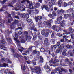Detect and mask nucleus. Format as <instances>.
<instances>
[{"mask_svg": "<svg viewBox=\"0 0 74 74\" xmlns=\"http://www.w3.org/2000/svg\"><path fill=\"white\" fill-rule=\"evenodd\" d=\"M32 63L34 65H36V62L34 60H32Z\"/></svg>", "mask_w": 74, "mask_h": 74, "instance_id": "nucleus-59", "label": "nucleus"}, {"mask_svg": "<svg viewBox=\"0 0 74 74\" xmlns=\"http://www.w3.org/2000/svg\"><path fill=\"white\" fill-rule=\"evenodd\" d=\"M34 27H35V26H34V24L31 25H30V28H29V29L30 30H33L34 31H37L36 28H34Z\"/></svg>", "mask_w": 74, "mask_h": 74, "instance_id": "nucleus-7", "label": "nucleus"}, {"mask_svg": "<svg viewBox=\"0 0 74 74\" xmlns=\"http://www.w3.org/2000/svg\"><path fill=\"white\" fill-rule=\"evenodd\" d=\"M60 12H62V13H64V11L63 9H61L58 12V14L60 13Z\"/></svg>", "mask_w": 74, "mask_h": 74, "instance_id": "nucleus-29", "label": "nucleus"}, {"mask_svg": "<svg viewBox=\"0 0 74 74\" xmlns=\"http://www.w3.org/2000/svg\"><path fill=\"white\" fill-rule=\"evenodd\" d=\"M15 36H14L13 37H15L16 38L18 37V33H16V32H15Z\"/></svg>", "mask_w": 74, "mask_h": 74, "instance_id": "nucleus-54", "label": "nucleus"}, {"mask_svg": "<svg viewBox=\"0 0 74 74\" xmlns=\"http://www.w3.org/2000/svg\"><path fill=\"white\" fill-rule=\"evenodd\" d=\"M6 39L8 42H11V39L10 38H6Z\"/></svg>", "mask_w": 74, "mask_h": 74, "instance_id": "nucleus-23", "label": "nucleus"}, {"mask_svg": "<svg viewBox=\"0 0 74 74\" xmlns=\"http://www.w3.org/2000/svg\"><path fill=\"white\" fill-rule=\"evenodd\" d=\"M64 48V45L63 44H62L60 46H59L60 49H62V48Z\"/></svg>", "mask_w": 74, "mask_h": 74, "instance_id": "nucleus-22", "label": "nucleus"}, {"mask_svg": "<svg viewBox=\"0 0 74 74\" xmlns=\"http://www.w3.org/2000/svg\"><path fill=\"white\" fill-rule=\"evenodd\" d=\"M60 70H61V68L59 67L55 69L54 70L55 71H59Z\"/></svg>", "mask_w": 74, "mask_h": 74, "instance_id": "nucleus-21", "label": "nucleus"}, {"mask_svg": "<svg viewBox=\"0 0 74 74\" xmlns=\"http://www.w3.org/2000/svg\"><path fill=\"white\" fill-rule=\"evenodd\" d=\"M40 3H36L35 5V7H36V8H37V7H40Z\"/></svg>", "mask_w": 74, "mask_h": 74, "instance_id": "nucleus-19", "label": "nucleus"}, {"mask_svg": "<svg viewBox=\"0 0 74 74\" xmlns=\"http://www.w3.org/2000/svg\"><path fill=\"white\" fill-rule=\"evenodd\" d=\"M51 1L53 5H55L56 4V1L55 0H51Z\"/></svg>", "mask_w": 74, "mask_h": 74, "instance_id": "nucleus-28", "label": "nucleus"}, {"mask_svg": "<svg viewBox=\"0 0 74 74\" xmlns=\"http://www.w3.org/2000/svg\"><path fill=\"white\" fill-rule=\"evenodd\" d=\"M30 69L31 71H32V72H34V69L33 68L31 67Z\"/></svg>", "mask_w": 74, "mask_h": 74, "instance_id": "nucleus-63", "label": "nucleus"}, {"mask_svg": "<svg viewBox=\"0 0 74 74\" xmlns=\"http://www.w3.org/2000/svg\"><path fill=\"white\" fill-rule=\"evenodd\" d=\"M40 51L42 52H44V51H45V50L44 49V48H42L40 49Z\"/></svg>", "mask_w": 74, "mask_h": 74, "instance_id": "nucleus-35", "label": "nucleus"}, {"mask_svg": "<svg viewBox=\"0 0 74 74\" xmlns=\"http://www.w3.org/2000/svg\"><path fill=\"white\" fill-rule=\"evenodd\" d=\"M21 69H23L24 71H25V69H26V68L25 67V65H21Z\"/></svg>", "mask_w": 74, "mask_h": 74, "instance_id": "nucleus-31", "label": "nucleus"}, {"mask_svg": "<svg viewBox=\"0 0 74 74\" xmlns=\"http://www.w3.org/2000/svg\"><path fill=\"white\" fill-rule=\"evenodd\" d=\"M6 60L9 63H12V62H11V61L9 59H7Z\"/></svg>", "mask_w": 74, "mask_h": 74, "instance_id": "nucleus-53", "label": "nucleus"}, {"mask_svg": "<svg viewBox=\"0 0 74 74\" xmlns=\"http://www.w3.org/2000/svg\"><path fill=\"white\" fill-rule=\"evenodd\" d=\"M21 49H18L19 51H20L21 52H22L23 51V48H21Z\"/></svg>", "mask_w": 74, "mask_h": 74, "instance_id": "nucleus-52", "label": "nucleus"}, {"mask_svg": "<svg viewBox=\"0 0 74 74\" xmlns=\"http://www.w3.org/2000/svg\"><path fill=\"white\" fill-rule=\"evenodd\" d=\"M34 12L33 11H32V10H28V12L29 14V15H31L32 12Z\"/></svg>", "mask_w": 74, "mask_h": 74, "instance_id": "nucleus-46", "label": "nucleus"}, {"mask_svg": "<svg viewBox=\"0 0 74 74\" xmlns=\"http://www.w3.org/2000/svg\"><path fill=\"white\" fill-rule=\"evenodd\" d=\"M52 4H53V3L51 2H50L49 3V5L50 7H52Z\"/></svg>", "mask_w": 74, "mask_h": 74, "instance_id": "nucleus-44", "label": "nucleus"}, {"mask_svg": "<svg viewBox=\"0 0 74 74\" xmlns=\"http://www.w3.org/2000/svg\"><path fill=\"white\" fill-rule=\"evenodd\" d=\"M27 40H29V39L26 38V39H24V37L23 36L20 37V40L21 41V43H25L26 41H27Z\"/></svg>", "mask_w": 74, "mask_h": 74, "instance_id": "nucleus-3", "label": "nucleus"}, {"mask_svg": "<svg viewBox=\"0 0 74 74\" xmlns=\"http://www.w3.org/2000/svg\"><path fill=\"white\" fill-rule=\"evenodd\" d=\"M48 16L53 19L55 18V17L52 16V14H49L48 15Z\"/></svg>", "mask_w": 74, "mask_h": 74, "instance_id": "nucleus-17", "label": "nucleus"}, {"mask_svg": "<svg viewBox=\"0 0 74 74\" xmlns=\"http://www.w3.org/2000/svg\"><path fill=\"white\" fill-rule=\"evenodd\" d=\"M52 29L53 30H56L57 32H59V26L58 25H54L52 27Z\"/></svg>", "mask_w": 74, "mask_h": 74, "instance_id": "nucleus-6", "label": "nucleus"}, {"mask_svg": "<svg viewBox=\"0 0 74 74\" xmlns=\"http://www.w3.org/2000/svg\"><path fill=\"white\" fill-rule=\"evenodd\" d=\"M35 12L36 14H38V13H39V11L37 9H36L35 10Z\"/></svg>", "mask_w": 74, "mask_h": 74, "instance_id": "nucleus-45", "label": "nucleus"}, {"mask_svg": "<svg viewBox=\"0 0 74 74\" xmlns=\"http://www.w3.org/2000/svg\"><path fill=\"white\" fill-rule=\"evenodd\" d=\"M2 44H5V40L4 39H3L2 40Z\"/></svg>", "mask_w": 74, "mask_h": 74, "instance_id": "nucleus-55", "label": "nucleus"}, {"mask_svg": "<svg viewBox=\"0 0 74 74\" xmlns=\"http://www.w3.org/2000/svg\"><path fill=\"white\" fill-rule=\"evenodd\" d=\"M40 63H43V62H44V59H43V58L41 57H40Z\"/></svg>", "mask_w": 74, "mask_h": 74, "instance_id": "nucleus-26", "label": "nucleus"}, {"mask_svg": "<svg viewBox=\"0 0 74 74\" xmlns=\"http://www.w3.org/2000/svg\"><path fill=\"white\" fill-rule=\"evenodd\" d=\"M37 35H34L33 37V40H35L36 39H37Z\"/></svg>", "mask_w": 74, "mask_h": 74, "instance_id": "nucleus-37", "label": "nucleus"}, {"mask_svg": "<svg viewBox=\"0 0 74 74\" xmlns=\"http://www.w3.org/2000/svg\"><path fill=\"white\" fill-rule=\"evenodd\" d=\"M68 4L69 5H74V3L71 1L68 3Z\"/></svg>", "mask_w": 74, "mask_h": 74, "instance_id": "nucleus-25", "label": "nucleus"}, {"mask_svg": "<svg viewBox=\"0 0 74 74\" xmlns=\"http://www.w3.org/2000/svg\"><path fill=\"white\" fill-rule=\"evenodd\" d=\"M17 7H16L15 8L14 7V8L15 9V10H16V11H18V10H19L18 9H20L21 8H22V11H25V6H24V5H21V6L20 5V6H17Z\"/></svg>", "mask_w": 74, "mask_h": 74, "instance_id": "nucleus-2", "label": "nucleus"}, {"mask_svg": "<svg viewBox=\"0 0 74 74\" xmlns=\"http://www.w3.org/2000/svg\"><path fill=\"white\" fill-rule=\"evenodd\" d=\"M58 35L59 37H62V34H61L60 33H58Z\"/></svg>", "mask_w": 74, "mask_h": 74, "instance_id": "nucleus-57", "label": "nucleus"}, {"mask_svg": "<svg viewBox=\"0 0 74 74\" xmlns=\"http://www.w3.org/2000/svg\"><path fill=\"white\" fill-rule=\"evenodd\" d=\"M52 15H53V16H56V13L55 12V11H53L52 12Z\"/></svg>", "mask_w": 74, "mask_h": 74, "instance_id": "nucleus-30", "label": "nucleus"}, {"mask_svg": "<svg viewBox=\"0 0 74 74\" xmlns=\"http://www.w3.org/2000/svg\"><path fill=\"white\" fill-rule=\"evenodd\" d=\"M66 47L67 48H71L72 46L71 45H67L66 46Z\"/></svg>", "mask_w": 74, "mask_h": 74, "instance_id": "nucleus-38", "label": "nucleus"}, {"mask_svg": "<svg viewBox=\"0 0 74 74\" xmlns=\"http://www.w3.org/2000/svg\"><path fill=\"white\" fill-rule=\"evenodd\" d=\"M63 1L62 0H60L58 1V4L59 5V7H61V4L62 3Z\"/></svg>", "mask_w": 74, "mask_h": 74, "instance_id": "nucleus-16", "label": "nucleus"}, {"mask_svg": "<svg viewBox=\"0 0 74 74\" xmlns=\"http://www.w3.org/2000/svg\"><path fill=\"white\" fill-rule=\"evenodd\" d=\"M55 23L56 24H58L59 25H60V21H56L55 22Z\"/></svg>", "mask_w": 74, "mask_h": 74, "instance_id": "nucleus-41", "label": "nucleus"}, {"mask_svg": "<svg viewBox=\"0 0 74 74\" xmlns=\"http://www.w3.org/2000/svg\"><path fill=\"white\" fill-rule=\"evenodd\" d=\"M3 65L4 67H8V64H6L4 63L3 64Z\"/></svg>", "mask_w": 74, "mask_h": 74, "instance_id": "nucleus-43", "label": "nucleus"}, {"mask_svg": "<svg viewBox=\"0 0 74 74\" xmlns=\"http://www.w3.org/2000/svg\"><path fill=\"white\" fill-rule=\"evenodd\" d=\"M57 62H59V60H58L56 59L54 60L53 62L54 64H55L56 63H57Z\"/></svg>", "mask_w": 74, "mask_h": 74, "instance_id": "nucleus-36", "label": "nucleus"}, {"mask_svg": "<svg viewBox=\"0 0 74 74\" xmlns=\"http://www.w3.org/2000/svg\"><path fill=\"white\" fill-rule=\"evenodd\" d=\"M35 71L37 74H41L40 67H36L35 68Z\"/></svg>", "mask_w": 74, "mask_h": 74, "instance_id": "nucleus-1", "label": "nucleus"}, {"mask_svg": "<svg viewBox=\"0 0 74 74\" xmlns=\"http://www.w3.org/2000/svg\"><path fill=\"white\" fill-rule=\"evenodd\" d=\"M62 55L63 56H66L67 55V53L66 52H62Z\"/></svg>", "mask_w": 74, "mask_h": 74, "instance_id": "nucleus-50", "label": "nucleus"}, {"mask_svg": "<svg viewBox=\"0 0 74 74\" xmlns=\"http://www.w3.org/2000/svg\"><path fill=\"white\" fill-rule=\"evenodd\" d=\"M63 38H65V39H66V38H68V37L66 35H64L63 36Z\"/></svg>", "mask_w": 74, "mask_h": 74, "instance_id": "nucleus-62", "label": "nucleus"}, {"mask_svg": "<svg viewBox=\"0 0 74 74\" xmlns=\"http://www.w3.org/2000/svg\"><path fill=\"white\" fill-rule=\"evenodd\" d=\"M6 1H7V0H3V1H0V3L1 4H4Z\"/></svg>", "mask_w": 74, "mask_h": 74, "instance_id": "nucleus-18", "label": "nucleus"}, {"mask_svg": "<svg viewBox=\"0 0 74 74\" xmlns=\"http://www.w3.org/2000/svg\"><path fill=\"white\" fill-rule=\"evenodd\" d=\"M36 22H38V21H41L42 19V17L41 16L35 17V18Z\"/></svg>", "mask_w": 74, "mask_h": 74, "instance_id": "nucleus-8", "label": "nucleus"}, {"mask_svg": "<svg viewBox=\"0 0 74 74\" xmlns=\"http://www.w3.org/2000/svg\"><path fill=\"white\" fill-rule=\"evenodd\" d=\"M41 8L42 10H43V8H45L46 10H47L48 9V6L47 5H45L42 6H41Z\"/></svg>", "mask_w": 74, "mask_h": 74, "instance_id": "nucleus-14", "label": "nucleus"}, {"mask_svg": "<svg viewBox=\"0 0 74 74\" xmlns=\"http://www.w3.org/2000/svg\"><path fill=\"white\" fill-rule=\"evenodd\" d=\"M26 2L27 4L26 5L27 7H30V9H33V8H31V7H32V3H33L32 2H30L29 0H27Z\"/></svg>", "mask_w": 74, "mask_h": 74, "instance_id": "nucleus-4", "label": "nucleus"}, {"mask_svg": "<svg viewBox=\"0 0 74 74\" xmlns=\"http://www.w3.org/2000/svg\"><path fill=\"white\" fill-rule=\"evenodd\" d=\"M19 55L18 54H16L14 56V57H16V58H18V57H19Z\"/></svg>", "mask_w": 74, "mask_h": 74, "instance_id": "nucleus-56", "label": "nucleus"}, {"mask_svg": "<svg viewBox=\"0 0 74 74\" xmlns=\"http://www.w3.org/2000/svg\"><path fill=\"white\" fill-rule=\"evenodd\" d=\"M1 56V59L2 61H4L5 60V59H4V58H3V57Z\"/></svg>", "mask_w": 74, "mask_h": 74, "instance_id": "nucleus-51", "label": "nucleus"}, {"mask_svg": "<svg viewBox=\"0 0 74 74\" xmlns=\"http://www.w3.org/2000/svg\"><path fill=\"white\" fill-rule=\"evenodd\" d=\"M51 42H52L53 44H54L55 43V40H54V39H51Z\"/></svg>", "mask_w": 74, "mask_h": 74, "instance_id": "nucleus-49", "label": "nucleus"}, {"mask_svg": "<svg viewBox=\"0 0 74 74\" xmlns=\"http://www.w3.org/2000/svg\"><path fill=\"white\" fill-rule=\"evenodd\" d=\"M63 32H64V33H63V35H64L65 34H70V32H67L66 30H63Z\"/></svg>", "mask_w": 74, "mask_h": 74, "instance_id": "nucleus-13", "label": "nucleus"}, {"mask_svg": "<svg viewBox=\"0 0 74 74\" xmlns=\"http://www.w3.org/2000/svg\"><path fill=\"white\" fill-rule=\"evenodd\" d=\"M27 21L28 23H30V24L33 23V21L31 19H27Z\"/></svg>", "mask_w": 74, "mask_h": 74, "instance_id": "nucleus-15", "label": "nucleus"}, {"mask_svg": "<svg viewBox=\"0 0 74 74\" xmlns=\"http://www.w3.org/2000/svg\"><path fill=\"white\" fill-rule=\"evenodd\" d=\"M49 40L48 38H46L44 40V44L47 46L48 45L49 42H48Z\"/></svg>", "mask_w": 74, "mask_h": 74, "instance_id": "nucleus-9", "label": "nucleus"}, {"mask_svg": "<svg viewBox=\"0 0 74 74\" xmlns=\"http://www.w3.org/2000/svg\"><path fill=\"white\" fill-rule=\"evenodd\" d=\"M53 59L52 58L49 61V62L50 63H53Z\"/></svg>", "mask_w": 74, "mask_h": 74, "instance_id": "nucleus-61", "label": "nucleus"}, {"mask_svg": "<svg viewBox=\"0 0 74 74\" xmlns=\"http://www.w3.org/2000/svg\"><path fill=\"white\" fill-rule=\"evenodd\" d=\"M60 25L62 27H64L65 25V21L63 20L61 22Z\"/></svg>", "mask_w": 74, "mask_h": 74, "instance_id": "nucleus-11", "label": "nucleus"}, {"mask_svg": "<svg viewBox=\"0 0 74 74\" xmlns=\"http://www.w3.org/2000/svg\"><path fill=\"white\" fill-rule=\"evenodd\" d=\"M61 70L62 71H63L64 73H67V70L66 69H64L63 68H61Z\"/></svg>", "mask_w": 74, "mask_h": 74, "instance_id": "nucleus-20", "label": "nucleus"}, {"mask_svg": "<svg viewBox=\"0 0 74 74\" xmlns=\"http://www.w3.org/2000/svg\"><path fill=\"white\" fill-rule=\"evenodd\" d=\"M1 49H4V48H6L3 45H1Z\"/></svg>", "mask_w": 74, "mask_h": 74, "instance_id": "nucleus-47", "label": "nucleus"}, {"mask_svg": "<svg viewBox=\"0 0 74 74\" xmlns=\"http://www.w3.org/2000/svg\"><path fill=\"white\" fill-rule=\"evenodd\" d=\"M57 47V46L56 45H52L51 46V51L50 50L48 51L49 53V55H51L52 54V52H53V48H56Z\"/></svg>", "mask_w": 74, "mask_h": 74, "instance_id": "nucleus-5", "label": "nucleus"}, {"mask_svg": "<svg viewBox=\"0 0 74 74\" xmlns=\"http://www.w3.org/2000/svg\"><path fill=\"white\" fill-rule=\"evenodd\" d=\"M49 22V21H45L44 22V24L45 25H47L48 23Z\"/></svg>", "mask_w": 74, "mask_h": 74, "instance_id": "nucleus-39", "label": "nucleus"}, {"mask_svg": "<svg viewBox=\"0 0 74 74\" xmlns=\"http://www.w3.org/2000/svg\"><path fill=\"white\" fill-rule=\"evenodd\" d=\"M39 25L40 27H41L42 25V23L41 22H40L39 24Z\"/></svg>", "mask_w": 74, "mask_h": 74, "instance_id": "nucleus-58", "label": "nucleus"}, {"mask_svg": "<svg viewBox=\"0 0 74 74\" xmlns=\"http://www.w3.org/2000/svg\"><path fill=\"white\" fill-rule=\"evenodd\" d=\"M60 45V42H57V46H58V47H59H59H60V45Z\"/></svg>", "mask_w": 74, "mask_h": 74, "instance_id": "nucleus-33", "label": "nucleus"}, {"mask_svg": "<svg viewBox=\"0 0 74 74\" xmlns=\"http://www.w3.org/2000/svg\"><path fill=\"white\" fill-rule=\"evenodd\" d=\"M73 12V9L72 8H70L69 9L67 10V12L68 13V14H69V13L71 14V13H72Z\"/></svg>", "mask_w": 74, "mask_h": 74, "instance_id": "nucleus-12", "label": "nucleus"}, {"mask_svg": "<svg viewBox=\"0 0 74 74\" xmlns=\"http://www.w3.org/2000/svg\"><path fill=\"white\" fill-rule=\"evenodd\" d=\"M44 67L45 69H49V66H48V65L47 64H46L45 66H44Z\"/></svg>", "mask_w": 74, "mask_h": 74, "instance_id": "nucleus-34", "label": "nucleus"}, {"mask_svg": "<svg viewBox=\"0 0 74 74\" xmlns=\"http://www.w3.org/2000/svg\"><path fill=\"white\" fill-rule=\"evenodd\" d=\"M71 38L72 39H74V35H72L71 36Z\"/></svg>", "mask_w": 74, "mask_h": 74, "instance_id": "nucleus-64", "label": "nucleus"}, {"mask_svg": "<svg viewBox=\"0 0 74 74\" xmlns=\"http://www.w3.org/2000/svg\"><path fill=\"white\" fill-rule=\"evenodd\" d=\"M21 18H25V15L23 14H21Z\"/></svg>", "mask_w": 74, "mask_h": 74, "instance_id": "nucleus-48", "label": "nucleus"}, {"mask_svg": "<svg viewBox=\"0 0 74 74\" xmlns=\"http://www.w3.org/2000/svg\"><path fill=\"white\" fill-rule=\"evenodd\" d=\"M25 17L26 19H28V18H29V14H26L25 15Z\"/></svg>", "mask_w": 74, "mask_h": 74, "instance_id": "nucleus-42", "label": "nucleus"}, {"mask_svg": "<svg viewBox=\"0 0 74 74\" xmlns=\"http://www.w3.org/2000/svg\"><path fill=\"white\" fill-rule=\"evenodd\" d=\"M69 15L67 14H65L64 15V17L66 19L69 17Z\"/></svg>", "mask_w": 74, "mask_h": 74, "instance_id": "nucleus-32", "label": "nucleus"}, {"mask_svg": "<svg viewBox=\"0 0 74 74\" xmlns=\"http://www.w3.org/2000/svg\"><path fill=\"white\" fill-rule=\"evenodd\" d=\"M59 52H62V50H60V49H58L56 50V52L57 53H59Z\"/></svg>", "mask_w": 74, "mask_h": 74, "instance_id": "nucleus-24", "label": "nucleus"}, {"mask_svg": "<svg viewBox=\"0 0 74 74\" xmlns=\"http://www.w3.org/2000/svg\"><path fill=\"white\" fill-rule=\"evenodd\" d=\"M14 40L18 43H20V42H21V41H19V40H17L18 39L17 38H14Z\"/></svg>", "mask_w": 74, "mask_h": 74, "instance_id": "nucleus-27", "label": "nucleus"}, {"mask_svg": "<svg viewBox=\"0 0 74 74\" xmlns=\"http://www.w3.org/2000/svg\"><path fill=\"white\" fill-rule=\"evenodd\" d=\"M26 36V38H27L28 39H30V37L28 35V32L27 31H25L24 32Z\"/></svg>", "mask_w": 74, "mask_h": 74, "instance_id": "nucleus-10", "label": "nucleus"}, {"mask_svg": "<svg viewBox=\"0 0 74 74\" xmlns=\"http://www.w3.org/2000/svg\"><path fill=\"white\" fill-rule=\"evenodd\" d=\"M64 7H67V3L65 2L64 3Z\"/></svg>", "mask_w": 74, "mask_h": 74, "instance_id": "nucleus-60", "label": "nucleus"}, {"mask_svg": "<svg viewBox=\"0 0 74 74\" xmlns=\"http://www.w3.org/2000/svg\"><path fill=\"white\" fill-rule=\"evenodd\" d=\"M48 27H51V24L49 23L47 24Z\"/></svg>", "mask_w": 74, "mask_h": 74, "instance_id": "nucleus-40", "label": "nucleus"}]
</instances>
